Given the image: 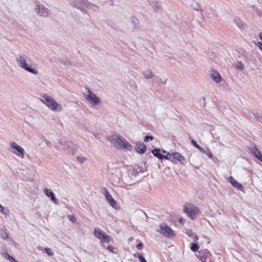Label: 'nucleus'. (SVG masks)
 I'll return each mask as SVG.
<instances>
[{
  "instance_id": "nucleus-1",
  "label": "nucleus",
  "mask_w": 262,
  "mask_h": 262,
  "mask_svg": "<svg viewBox=\"0 0 262 262\" xmlns=\"http://www.w3.org/2000/svg\"><path fill=\"white\" fill-rule=\"evenodd\" d=\"M108 140L118 149L132 151L133 146L120 134H114L111 136Z\"/></svg>"
},
{
  "instance_id": "nucleus-2",
  "label": "nucleus",
  "mask_w": 262,
  "mask_h": 262,
  "mask_svg": "<svg viewBox=\"0 0 262 262\" xmlns=\"http://www.w3.org/2000/svg\"><path fill=\"white\" fill-rule=\"evenodd\" d=\"M40 100L50 110L53 112H60L62 110V105L47 94L43 95Z\"/></svg>"
},
{
  "instance_id": "nucleus-3",
  "label": "nucleus",
  "mask_w": 262,
  "mask_h": 262,
  "mask_svg": "<svg viewBox=\"0 0 262 262\" xmlns=\"http://www.w3.org/2000/svg\"><path fill=\"white\" fill-rule=\"evenodd\" d=\"M16 62L19 68L33 74L36 75L38 74V72L36 70L28 66L27 63L25 55L21 54H18L16 58Z\"/></svg>"
},
{
  "instance_id": "nucleus-4",
  "label": "nucleus",
  "mask_w": 262,
  "mask_h": 262,
  "mask_svg": "<svg viewBox=\"0 0 262 262\" xmlns=\"http://www.w3.org/2000/svg\"><path fill=\"white\" fill-rule=\"evenodd\" d=\"M184 212L192 220H195L201 212L198 207L191 204H188L184 206Z\"/></svg>"
},
{
  "instance_id": "nucleus-5",
  "label": "nucleus",
  "mask_w": 262,
  "mask_h": 262,
  "mask_svg": "<svg viewBox=\"0 0 262 262\" xmlns=\"http://www.w3.org/2000/svg\"><path fill=\"white\" fill-rule=\"evenodd\" d=\"M73 6L82 11H85L86 8H92L93 5L86 0H74Z\"/></svg>"
},
{
  "instance_id": "nucleus-6",
  "label": "nucleus",
  "mask_w": 262,
  "mask_h": 262,
  "mask_svg": "<svg viewBox=\"0 0 262 262\" xmlns=\"http://www.w3.org/2000/svg\"><path fill=\"white\" fill-rule=\"evenodd\" d=\"M157 231L168 238H171L174 236L173 230L167 225L163 224L159 226Z\"/></svg>"
},
{
  "instance_id": "nucleus-7",
  "label": "nucleus",
  "mask_w": 262,
  "mask_h": 262,
  "mask_svg": "<svg viewBox=\"0 0 262 262\" xmlns=\"http://www.w3.org/2000/svg\"><path fill=\"white\" fill-rule=\"evenodd\" d=\"M94 235L100 241L103 240V242L109 243L111 241V237L107 235L104 232L98 228L94 229Z\"/></svg>"
},
{
  "instance_id": "nucleus-8",
  "label": "nucleus",
  "mask_w": 262,
  "mask_h": 262,
  "mask_svg": "<svg viewBox=\"0 0 262 262\" xmlns=\"http://www.w3.org/2000/svg\"><path fill=\"white\" fill-rule=\"evenodd\" d=\"M88 94L85 97V99L91 104L95 105L101 103V100L95 94L93 93L90 89H88Z\"/></svg>"
},
{
  "instance_id": "nucleus-9",
  "label": "nucleus",
  "mask_w": 262,
  "mask_h": 262,
  "mask_svg": "<svg viewBox=\"0 0 262 262\" xmlns=\"http://www.w3.org/2000/svg\"><path fill=\"white\" fill-rule=\"evenodd\" d=\"M34 10L40 16L47 17L50 14V11L42 5H36Z\"/></svg>"
},
{
  "instance_id": "nucleus-10",
  "label": "nucleus",
  "mask_w": 262,
  "mask_h": 262,
  "mask_svg": "<svg viewBox=\"0 0 262 262\" xmlns=\"http://www.w3.org/2000/svg\"><path fill=\"white\" fill-rule=\"evenodd\" d=\"M149 6L156 13L161 12L162 10V6L159 0H146Z\"/></svg>"
},
{
  "instance_id": "nucleus-11",
  "label": "nucleus",
  "mask_w": 262,
  "mask_h": 262,
  "mask_svg": "<svg viewBox=\"0 0 262 262\" xmlns=\"http://www.w3.org/2000/svg\"><path fill=\"white\" fill-rule=\"evenodd\" d=\"M103 194L109 203V204L114 209H117L118 206L116 201L112 197V195L109 193L106 188H104Z\"/></svg>"
},
{
  "instance_id": "nucleus-12",
  "label": "nucleus",
  "mask_w": 262,
  "mask_h": 262,
  "mask_svg": "<svg viewBox=\"0 0 262 262\" xmlns=\"http://www.w3.org/2000/svg\"><path fill=\"white\" fill-rule=\"evenodd\" d=\"M210 255V252L208 250L205 249L199 251L196 254V256L202 262H206V259Z\"/></svg>"
},
{
  "instance_id": "nucleus-13",
  "label": "nucleus",
  "mask_w": 262,
  "mask_h": 262,
  "mask_svg": "<svg viewBox=\"0 0 262 262\" xmlns=\"http://www.w3.org/2000/svg\"><path fill=\"white\" fill-rule=\"evenodd\" d=\"M11 147L12 148L15 149L18 152V156L21 158H24L25 150L24 148L20 146L17 144L16 143L13 142L11 144Z\"/></svg>"
},
{
  "instance_id": "nucleus-14",
  "label": "nucleus",
  "mask_w": 262,
  "mask_h": 262,
  "mask_svg": "<svg viewBox=\"0 0 262 262\" xmlns=\"http://www.w3.org/2000/svg\"><path fill=\"white\" fill-rule=\"evenodd\" d=\"M146 147L142 142H137L135 146L136 151L140 154H144L146 150Z\"/></svg>"
},
{
  "instance_id": "nucleus-15",
  "label": "nucleus",
  "mask_w": 262,
  "mask_h": 262,
  "mask_svg": "<svg viewBox=\"0 0 262 262\" xmlns=\"http://www.w3.org/2000/svg\"><path fill=\"white\" fill-rule=\"evenodd\" d=\"M249 149L254 156L262 162V155L257 148L255 145H253L250 147Z\"/></svg>"
},
{
  "instance_id": "nucleus-16",
  "label": "nucleus",
  "mask_w": 262,
  "mask_h": 262,
  "mask_svg": "<svg viewBox=\"0 0 262 262\" xmlns=\"http://www.w3.org/2000/svg\"><path fill=\"white\" fill-rule=\"evenodd\" d=\"M130 20L133 28L135 30H140L142 25L140 24L139 20L135 16H132L130 17Z\"/></svg>"
},
{
  "instance_id": "nucleus-17",
  "label": "nucleus",
  "mask_w": 262,
  "mask_h": 262,
  "mask_svg": "<svg viewBox=\"0 0 262 262\" xmlns=\"http://www.w3.org/2000/svg\"><path fill=\"white\" fill-rule=\"evenodd\" d=\"M210 78L216 83H220L221 81L222 77L219 73L216 71H212L209 74Z\"/></svg>"
},
{
  "instance_id": "nucleus-18",
  "label": "nucleus",
  "mask_w": 262,
  "mask_h": 262,
  "mask_svg": "<svg viewBox=\"0 0 262 262\" xmlns=\"http://www.w3.org/2000/svg\"><path fill=\"white\" fill-rule=\"evenodd\" d=\"M172 157L174 159H177L183 165H185L187 162L185 159L179 152H173Z\"/></svg>"
},
{
  "instance_id": "nucleus-19",
  "label": "nucleus",
  "mask_w": 262,
  "mask_h": 262,
  "mask_svg": "<svg viewBox=\"0 0 262 262\" xmlns=\"http://www.w3.org/2000/svg\"><path fill=\"white\" fill-rule=\"evenodd\" d=\"M45 194L48 197L51 198V200L56 204H58V202L56 199L54 192L50 189L46 188L44 189Z\"/></svg>"
},
{
  "instance_id": "nucleus-20",
  "label": "nucleus",
  "mask_w": 262,
  "mask_h": 262,
  "mask_svg": "<svg viewBox=\"0 0 262 262\" xmlns=\"http://www.w3.org/2000/svg\"><path fill=\"white\" fill-rule=\"evenodd\" d=\"M229 181L230 183L238 190L244 191V187L243 185L241 183L237 182L232 177H230Z\"/></svg>"
},
{
  "instance_id": "nucleus-21",
  "label": "nucleus",
  "mask_w": 262,
  "mask_h": 262,
  "mask_svg": "<svg viewBox=\"0 0 262 262\" xmlns=\"http://www.w3.org/2000/svg\"><path fill=\"white\" fill-rule=\"evenodd\" d=\"M142 74L143 75L146 79H150L154 77V74L149 69H146L144 70Z\"/></svg>"
},
{
  "instance_id": "nucleus-22",
  "label": "nucleus",
  "mask_w": 262,
  "mask_h": 262,
  "mask_svg": "<svg viewBox=\"0 0 262 262\" xmlns=\"http://www.w3.org/2000/svg\"><path fill=\"white\" fill-rule=\"evenodd\" d=\"M152 152L155 157L161 160L163 158V155L161 153L160 149H155L152 151Z\"/></svg>"
},
{
  "instance_id": "nucleus-23",
  "label": "nucleus",
  "mask_w": 262,
  "mask_h": 262,
  "mask_svg": "<svg viewBox=\"0 0 262 262\" xmlns=\"http://www.w3.org/2000/svg\"><path fill=\"white\" fill-rule=\"evenodd\" d=\"M60 145L62 146L63 150L67 152V153L70 154L71 152L72 155H74V152L73 151L72 152L71 151L70 149V146L68 144H67L66 143L64 144L62 142H61Z\"/></svg>"
},
{
  "instance_id": "nucleus-24",
  "label": "nucleus",
  "mask_w": 262,
  "mask_h": 262,
  "mask_svg": "<svg viewBox=\"0 0 262 262\" xmlns=\"http://www.w3.org/2000/svg\"><path fill=\"white\" fill-rule=\"evenodd\" d=\"M38 249L40 251H42L43 249L46 251L48 256H53L54 255V253L51 251V250L49 248H44L39 246L38 247Z\"/></svg>"
},
{
  "instance_id": "nucleus-25",
  "label": "nucleus",
  "mask_w": 262,
  "mask_h": 262,
  "mask_svg": "<svg viewBox=\"0 0 262 262\" xmlns=\"http://www.w3.org/2000/svg\"><path fill=\"white\" fill-rule=\"evenodd\" d=\"M191 144L195 147L198 149H199L200 151H201L202 153H205V150L203 149L194 140H191Z\"/></svg>"
},
{
  "instance_id": "nucleus-26",
  "label": "nucleus",
  "mask_w": 262,
  "mask_h": 262,
  "mask_svg": "<svg viewBox=\"0 0 262 262\" xmlns=\"http://www.w3.org/2000/svg\"><path fill=\"white\" fill-rule=\"evenodd\" d=\"M234 21L236 26L241 29L245 28V25L237 18H235Z\"/></svg>"
},
{
  "instance_id": "nucleus-27",
  "label": "nucleus",
  "mask_w": 262,
  "mask_h": 262,
  "mask_svg": "<svg viewBox=\"0 0 262 262\" xmlns=\"http://www.w3.org/2000/svg\"><path fill=\"white\" fill-rule=\"evenodd\" d=\"M0 236L4 239L8 238V235L5 229H2L0 230Z\"/></svg>"
},
{
  "instance_id": "nucleus-28",
  "label": "nucleus",
  "mask_w": 262,
  "mask_h": 262,
  "mask_svg": "<svg viewBox=\"0 0 262 262\" xmlns=\"http://www.w3.org/2000/svg\"><path fill=\"white\" fill-rule=\"evenodd\" d=\"M236 69L243 71L244 69V65L241 61H238L235 65Z\"/></svg>"
},
{
  "instance_id": "nucleus-29",
  "label": "nucleus",
  "mask_w": 262,
  "mask_h": 262,
  "mask_svg": "<svg viewBox=\"0 0 262 262\" xmlns=\"http://www.w3.org/2000/svg\"><path fill=\"white\" fill-rule=\"evenodd\" d=\"M87 158L82 156H78L77 157V160L80 163L83 164L85 162L87 161Z\"/></svg>"
},
{
  "instance_id": "nucleus-30",
  "label": "nucleus",
  "mask_w": 262,
  "mask_h": 262,
  "mask_svg": "<svg viewBox=\"0 0 262 262\" xmlns=\"http://www.w3.org/2000/svg\"><path fill=\"white\" fill-rule=\"evenodd\" d=\"M190 249L192 251L195 252L198 250L199 249V246L196 243H193L191 244Z\"/></svg>"
},
{
  "instance_id": "nucleus-31",
  "label": "nucleus",
  "mask_w": 262,
  "mask_h": 262,
  "mask_svg": "<svg viewBox=\"0 0 262 262\" xmlns=\"http://www.w3.org/2000/svg\"><path fill=\"white\" fill-rule=\"evenodd\" d=\"M5 257L9 259L11 262H18L14 258L8 253H6Z\"/></svg>"
},
{
  "instance_id": "nucleus-32",
  "label": "nucleus",
  "mask_w": 262,
  "mask_h": 262,
  "mask_svg": "<svg viewBox=\"0 0 262 262\" xmlns=\"http://www.w3.org/2000/svg\"><path fill=\"white\" fill-rule=\"evenodd\" d=\"M135 256H137L139 258V260L141 262H147L145 258L140 253H137V254H134Z\"/></svg>"
},
{
  "instance_id": "nucleus-33",
  "label": "nucleus",
  "mask_w": 262,
  "mask_h": 262,
  "mask_svg": "<svg viewBox=\"0 0 262 262\" xmlns=\"http://www.w3.org/2000/svg\"><path fill=\"white\" fill-rule=\"evenodd\" d=\"M191 7L194 10L196 11H199L201 9V7L199 6V5L196 3H192L191 4Z\"/></svg>"
},
{
  "instance_id": "nucleus-34",
  "label": "nucleus",
  "mask_w": 262,
  "mask_h": 262,
  "mask_svg": "<svg viewBox=\"0 0 262 262\" xmlns=\"http://www.w3.org/2000/svg\"><path fill=\"white\" fill-rule=\"evenodd\" d=\"M185 233L189 237H191L193 235L192 230L190 229L187 230L185 232Z\"/></svg>"
},
{
  "instance_id": "nucleus-35",
  "label": "nucleus",
  "mask_w": 262,
  "mask_h": 262,
  "mask_svg": "<svg viewBox=\"0 0 262 262\" xmlns=\"http://www.w3.org/2000/svg\"><path fill=\"white\" fill-rule=\"evenodd\" d=\"M154 139V137L152 136H146L144 137V141L148 142L149 140H152Z\"/></svg>"
},
{
  "instance_id": "nucleus-36",
  "label": "nucleus",
  "mask_w": 262,
  "mask_h": 262,
  "mask_svg": "<svg viewBox=\"0 0 262 262\" xmlns=\"http://www.w3.org/2000/svg\"><path fill=\"white\" fill-rule=\"evenodd\" d=\"M68 218L69 220L71 221L72 223H75L76 221V218L74 215H69L68 216Z\"/></svg>"
},
{
  "instance_id": "nucleus-37",
  "label": "nucleus",
  "mask_w": 262,
  "mask_h": 262,
  "mask_svg": "<svg viewBox=\"0 0 262 262\" xmlns=\"http://www.w3.org/2000/svg\"><path fill=\"white\" fill-rule=\"evenodd\" d=\"M171 156H172V155H171L169 152H167L166 155H163V158L167 160H169L171 158Z\"/></svg>"
},
{
  "instance_id": "nucleus-38",
  "label": "nucleus",
  "mask_w": 262,
  "mask_h": 262,
  "mask_svg": "<svg viewBox=\"0 0 262 262\" xmlns=\"http://www.w3.org/2000/svg\"><path fill=\"white\" fill-rule=\"evenodd\" d=\"M45 142L46 144V145L49 147H51L52 146V143L51 142V141H50L49 140H47V139H45Z\"/></svg>"
},
{
  "instance_id": "nucleus-39",
  "label": "nucleus",
  "mask_w": 262,
  "mask_h": 262,
  "mask_svg": "<svg viewBox=\"0 0 262 262\" xmlns=\"http://www.w3.org/2000/svg\"><path fill=\"white\" fill-rule=\"evenodd\" d=\"M106 249L110 252H112L113 253H115V252L113 251L114 248L113 246H107Z\"/></svg>"
},
{
  "instance_id": "nucleus-40",
  "label": "nucleus",
  "mask_w": 262,
  "mask_h": 262,
  "mask_svg": "<svg viewBox=\"0 0 262 262\" xmlns=\"http://www.w3.org/2000/svg\"><path fill=\"white\" fill-rule=\"evenodd\" d=\"M206 152L205 154H206L209 158H212V153L209 150H207V151H205Z\"/></svg>"
},
{
  "instance_id": "nucleus-41",
  "label": "nucleus",
  "mask_w": 262,
  "mask_h": 262,
  "mask_svg": "<svg viewBox=\"0 0 262 262\" xmlns=\"http://www.w3.org/2000/svg\"><path fill=\"white\" fill-rule=\"evenodd\" d=\"M143 246V245L142 243H140L137 245L136 247L138 250H141L142 249Z\"/></svg>"
},
{
  "instance_id": "nucleus-42",
  "label": "nucleus",
  "mask_w": 262,
  "mask_h": 262,
  "mask_svg": "<svg viewBox=\"0 0 262 262\" xmlns=\"http://www.w3.org/2000/svg\"><path fill=\"white\" fill-rule=\"evenodd\" d=\"M5 210V208L2 205L0 204V211L4 214H6V213L4 212Z\"/></svg>"
},
{
  "instance_id": "nucleus-43",
  "label": "nucleus",
  "mask_w": 262,
  "mask_h": 262,
  "mask_svg": "<svg viewBox=\"0 0 262 262\" xmlns=\"http://www.w3.org/2000/svg\"><path fill=\"white\" fill-rule=\"evenodd\" d=\"M256 45L262 51V42L258 41L256 43Z\"/></svg>"
},
{
  "instance_id": "nucleus-44",
  "label": "nucleus",
  "mask_w": 262,
  "mask_h": 262,
  "mask_svg": "<svg viewBox=\"0 0 262 262\" xmlns=\"http://www.w3.org/2000/svg\"><path fill=\"white\" fill-rule=\"evenodd\" d=\"M104 243H106L105 242H103V240L100 241V244L104 248H105V245L104 244Z\"/></svg>"
},
{
  "instance_id": "nucleus-45",
  "label": "nucleus",
  "mask_w": 262,
  "mask_h": 262,
  "mask_svg": "<svg viewBox=\"0 0 262 262\" xmlns=\"http://www.w3.org/2000/svg\"><path fill=\"white\" fill-rule=\"evenodd\" d=\"M259 38L260 40H262V32H260L259 34Z\"/></svg>"
},
{
  "instance_id": "nucleus-46",
  "label": "nucleus",
  "mask_w": 262,
  "mask_h": 262,
  "mask_svg": "<svg viewBox=\"0 0 262 262\" xmlns=\"http://www.w3.org/2000/svg\"><path fill=\"white\" fill-rule=\"evenodd\" d=\"M194 239L195 241H197L199 239V237L197 235H195L194 236Z\"/></svg>"
},
{
  "instance_id": "nucleus-47",
  "label": "nucleus",
  "mask_w": 262,
  "mask_h": 262,
  "mask_svg": "<svg viewBox=\"0 0 262 262\" xmlns=\"http://www.w3.org/2000/svg\"><path fill=\"white\" fill-rule=\"evenodd\" d=\"M160 80L162 83L165 84L166 83V81L165 80H162V79H160Z\"/></svg>"
},
{
  "instance_id": "nucleus-48",
  "label": "nucleus",
  "mask_w": 262,
  "mask_h": 262,
  "mask_svg": "<svg viewBox=\"0 0 262 262\" xmlns=\"http://www.w3.org/2000/svg\"><path fill=\"white\" fill-rule=\"evenodd\" d=\"M183 221V219H182V218H180V219H179V222H180V223H182V221Z\"/></svg>"
},
{
  "instance_id": "nucleus-49",
  "label": "nucleus",
  "mask_w": 262,
  "mask_h": 262,
  "mask_svg": "<svg viewBox=\"0 0 262 262\" xmlns=\"http://www.w3.org/2000/svg\"><path fill=\"white\" fill-rule=\"evenodd\" d=\"M258 119H259V121H262V116L261 117H259Z\"/></svg>"
},
{
  "instance_id": "nucleus-50",
  "label": "nucleus",
  "mask_w": 262,
  "mask_h": 262,
  "mask_svg": "<svg viewBox=\"0 0 262 262\" xmlns=\"http://www.w3.org/2000/svg\"><path fill=\"white\" fill-rule=\"evenodd\" d=\"M162 152L164 153H164H167L166 151L165 150H163Z\"/></svg>"
},
{
  "instance_id": "nucleus-51",
  "label": "nucleus",
  "mask_w": 262,
  "mask_h": 262,
  "mask_svg": "<svg viewBox=\"0 0 262 262\" xmlns=\"http://www.w3.org/2000/svg\"><path fill=\"white\" fill-rule=\"evenodd\" d=\"M254 115H255V117H257V114H255V115L254 114Z\"/></svg>"
},
{
  "instance_id": "nucleus-52",
  "label": "nucleus",
  "mask_w": 262,
  "mask_h": 262,
  "mask_svg": "<svg viewBox=\"0 0 262 262\" xmlns=\"http://www.w3.org/2000/svg\"><path fill=\"white\" fill-rule=\"evenodd\" d=\"M171 161H172V163H176L173 160H172Z\"/></svg>"
},
{
  "instance_id": "nucleus-53",
  "label": "nucleus",
  "mask_w": 262,
  "mask_h": 262,
  "mask_svg": "<svg viewBox=\"0 0 262 262\" xmlns=\"http://www.w3.org/2000/svg\"><path fill=\"white\" fill-rule=\"evenodd\" d=\"M133 238L132 237V238H129V240H132Z\"/></svg>"
}]
</instances>
